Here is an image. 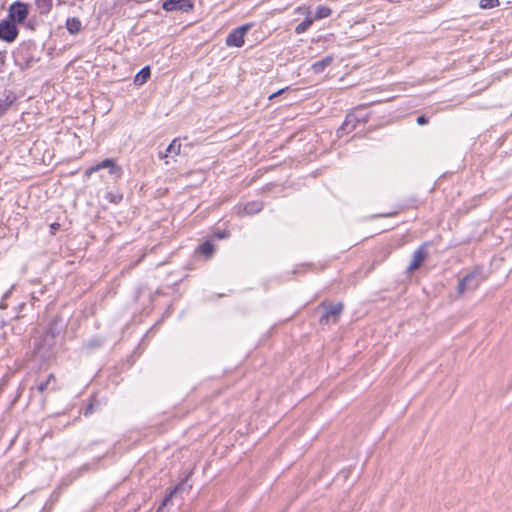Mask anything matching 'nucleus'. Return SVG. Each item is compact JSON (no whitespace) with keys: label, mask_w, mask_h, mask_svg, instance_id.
Returning a JSON list of instances; mask_svg holds the SVG:
<instances>
[{"label":"nucleus","mask_w":512,"mask_h":512,"mask_svg":"<svg viewBox=\"0 0 512 512\" xmlns=\"http://www.w3.org/2000/svg\"><path fill=\"white\" fill-rule=\"evenodd\" d=\"M13 57L15 64L21 70L29 69L40 61V56L37 55V45L33 41L22 42L13 53Z\"/></svg>","instance_id":"f257e3e1"},{"label":"nucleus","mask_w":512,"mask_h":512,"mask_svg":"<svg viewBox=\"0 0 512 512\" xmlns=\"http://www.w3.org/2000/svg\"><path fill=\"white\" fill-rule=\"evenodd\" d=\"M369 120V113H366L361 108L355 109L353 112L346 115L345 120L341 127L337 130L338 137L354 131L358 124H365Z\"/></svg>","instance_id":"f03ea898"},{"label":"nucleus","mask_w":512,"mask_h":512,"mask_svg":"<svg viewBox=\"0 0 512 512\" xmlns=\"http://www.w3.org/2000/svg\"><path fill=\"white\" fill-rule=\"evenodd\" d=\"M484 280L485 276L482 269L476 268L460 279L457 285V292L463 294L466 291H474Z\"/></svg>","instance_id":"7ed1b4c3"},{"label":"nucleus","mask_w":512,"mask_h":512,"mask_svg":"<svg viewBox=\"0 0 512 512\" xmlns=\"http://www.w3.org/2000/svg\"><path fill=\"white\" fill-rule=\"evenodd\" d=\"M321 307L324 308V313L319 319V323L321 325H327L330 322L337 323L340 315L342 314L344 305L342 302H338L336 304H328L326 305L324 302L321 303Z\"/></svg>","instance_id":"20e7f679"},{"label":"nucleus","mask_w":512,"mask_h":512,"mask_svg":"<svg viewBox=\"0 0 512 512\" xmlns=\"http://www.w3.org/2000/svg\"><path fill=\"white\" fill-rule=\"evenodd\" d=\"M29 7L28 4L16 1L12 3L8 9V19L13 21L15 24L23 23L28 17Z\"/></svg>","instance_id":"39448f33"},{"label":"nucleus","mask_w":512,"mask_h":512,"mask_svg":"<svg viewBox=\"0 0 512 512\" xmlns=\"http://www.w3.org/2000/svg\"><path fill=\"white\" fill-rule=\"evenodd\" d=\"M55 344L56 340L43 332L42 335L34 341V352L40 357L46 358Z\"/></svg>","instance_id":"423d86ee"},{"label":"nucleus","mask_w":512,"mask_h":512,"mask_svg":"<svg viewBox=\"0 0 512 512\" xmlns=\"http://www.w3.org/2000/svg\"><path fill=\"white\" fill-rule=\"evenodd\" d=\"M19 35V30L16 26V24L9 20L4 19L0 21V40L12 43L14 42Z\"/></svg>","instance_id":"0eeeda50"},{"label":"nucleus","mask_w":512,"mask_h":512,"mask_svg":"<svg viewBox=\"0 0 512 512\" xmlns=\"http://www.w3.org/2000/svg\"><path fill=\"white\" fill-rule=\"evenodd\" d=\"M104 168H109V173L111 175H115V176L119 177L122 174V168L115 163V160L112 158H107V159H104L103 161H101L100 163L86 169L85 175L87 177H89L93 173H95L101 169H104Z\"/></svg>","instance_id":"6e6552de"},{"label":"nucleus","mask_w":512,"mask_h":512,"mask_svg":"<svg viewBox=\"0 0 512 512\" xmlns=\"http://www.w3.org/2000/svg\"><path fill=\"white\" fill-rule=\"evenodd\" d=\"M250 27V24H245L233 29L226 37V45L229 47H242L244 45V36Z\"/></svg>","instance_id":"1a4fd4ad"},{"label":"nucleus","mask_w":512,"mask_h":512,"mask_svg":"<svg viewBox=\"0 0 512 512\" xmlns=\"http://www.w3.org/2000/svg\"><path fill=\"white\" fill-rule=\"evenodd\" d=\"M17 100L16 94L0 83V117L3 116L9 107Z\"/></svg>","instance_id":"9d476101"},{"label":"nucleus","mask_w":512,"mask_h":512,"mask_svg":"<svg viewBox=\"0 0 512 512\" xmlns=\"http://www.w3.org/2000/svg\"><path fill=\"white\" fill-rule=\"evenodd\" d=\"M191 488H192V486L189 485L187 483V481H182V482L178 483L174 488H172L169 491L168 494L165 495V497L163 498V500L156 512H167L166 507L171 502L173 496L178 493L185 492V491L188 493Z\"/></svg>","instance_id":"9b49d317"},{"label":"nucleus","mask_w":512,"mask_h":512,"mask_svg":"<svg viewBox=\"0 0 512 512\" xmlns=\"http://www.w3.org/2000/svg\"><path fill=\"white\" fill-rule=\"evenodd\" d=\"M193 3L191 0H163L162 9L171 12V11H182L189 12L193 8Z\"/></svg>","instance_id":"f8f14e48"},{"label":"nucleus","mask_w":512,"mask_h":512,"mask_svg":"<svg viewBox=\"0 0 512 512\" xmlns=\"http://www.w3.org/2000/svg\"><path fill=\"white\" fill-rule=\"evenodd\" d=\"M426 246H427V244L424 243L414 251L413 256H412V261L409 264V266L407 267L408 272L418 269L422 265V263L425 261V259L428 256Z\"/></svg>","instance_id":"ddd939ff"},{"label":"nucleus","mask_w":512,"mask_h":512,"mask_svg":"<svg viewBox=\"0 0 512 512\" xmlns=\"http://www.w3.org/2000/svg\"><path fill=\"white\" fill-rule=\"evenodd\" d=\"M61 330V319L59 317H55L49 322L47 329L44 331V333H46L49 336H52V338L56 340Z\"/></svg>","instance_id":"4468645a"},{"label":"nucleus","mask_w":512,"mask_h":512,"mask_svg":"<svg viewBox=\"0 0 512 512\" xmlns=\"http://www.w3.org/2000/svg\"><path fill=\"white\" fill-rule=\"evenodd\" d=\"M180 151H181V143L178 138H175L168 145V147L166 148L164 153L159 152V157L162 159V158L168 157L169 155L176 156V155L180 154Z\"/></svg>","instance_id":"2eb2a0df"},{"label":"nucleus","mask_w":512,"mask_h":512,"mask_svg":"<svg viewBox=\"0 0 512 512\" xmlns=\"http://www.w3.org/2000/svg\"><path fill=\"white\" fill-rule=\"evenodd\" d=\"M333 62V56L331 55H328L326 57H324L323 59L319 60V61H316L314 62L312 65H311V70L316 73V74H320L322 73L326 67H328L331 63Z\"/></svg>","instance_id":"dca6fc26"},{"label":"nucleus","mask_w":512,"mask_h":512,"mask_svg":"<svg viewBox=\"0 0 512 512\" xmlns=\"http://www.w3.org/2000/svg\"><path fill=\"white\" fill-rule=\"evenodd\" d=\"M151 76V70L149 66L143 67L134 77L135 85H143Z\"/></svg>","instance_id":"f3484780"},{"label":"nucleus","mask_w":512,"mask_h":512,"mask_svg":"<svg viewBox=\"0 0 512 512\" xmlns=\"http://www.w3.org/2000/svg\"><path fill=\"white\" fill-rule=\"evenodd\" d=\"M35 6L40 15H47L50 13L53 1L52 0H35Z\"/></svg>","instance_id":"a211bd4d"},{"label":"nucleus","mask_w":512,"mask_h":512,"mask_svg":"<svg viewBox=\"0 0 512 512\" xmlns=\"http://www.w3.org/2000/svg\"><path fill=\"white\" fill-rule=\"evenodd\" d=\"M66 28L70 34H77L82 29V23L76 17L68 18L66 21Z\"/></svg>","instance_id":"6ab92c4d"},{"label":"nucleus","mask_w":512,"mask_h":512,"mask_svg":"<svg viewBox=\"0 0 512 512\" xmlns=\"http://www.w3.org/2000/svg\"><path fill=\"white\" fill-rule=\"evenodd\" d=\"M196 251L206 258H210L214 253V245L210 241H205L198 246Z\"/></svg>","instance_id":"aec40b11"},{"label":"nucleus","mask_w":512,"mask_h":512,"mask_svg":"<svg viewBox=\"0 0 512 512\" xmlns=\"http://www.w3.org/2000/svg\"><path fill=\"white\" fill-rule=\"evenodd\" d=\"M331 12H332V10L329 7L324 6V5H319V6H317V8L315 10L314 19L320 20L323 18H327L331 15Z\"/></svg>","instance_id":"412c9836"},{"label":"nucleus","mask_w":512,"mask_h":512,"mask_svg":"<svg viewBox=\"0 0 512 512\" xmlns=\"http://www.w3.org/2000/svg\"><path fill=\"white\" fill-rule=\"evenodd\" d=\"M312 24H313V19L307 17L305 20H303L301 23H299L295 27V33L302 34V33L306 32L311 27Z\"/></svg>","instance_id":"4be33fe9"},{"label":"nucleus","mask_w":512,"mask_h":512,"mask_svg":"<svg viewBox=\"0 0 512 512\" xmlns=\"http://www.w3.org/2000/svg\"><path fill=\"white\" fill-rule=\"evenodd\" d=\"M262 210V203L260 202H251L245 205L244 211L247 214H255Z\"/></svg>","instance_id":"5701e85b"},{"label":"nucleus","mask_w":512,"mask_h":512,"mask_svg":"<svg viewBox=\"0 0 512 512\" xmlns=\"http://www.w3.org/2000/svg\"><path fill=\"white\" fill-rule=\"evenodd\" d=\"M102 344H103V341L100 338L95 337V338H92L89 341H87L84 344V348L87 349L88 351H91V350L101 347Z\"/></svg>","instance_id":"b1692460"},{"label":"nucleus","mask_w":512,"mask_h":512,"mask_svg":"<svg viewBox=\"0 0 512 512\" xmlns=\"http://www.w3.org/2000/svg\"><path fill=\"white\" fill-rule=\"evenodd\" d=\"M500 5L499 0H480L479 7L481 9H492Z\"/></svg>","instance_id":"393cba45"},{"label":"nucleus","mask_w":512,"mask_h":512,"mask_svg":"<svg viewBox=\"0 0 512 512\" xmlns=\"http://www.w3.org/2000/svg\"><path fill=\"white\" fill-rule=\"evenodd\" d=\"M106 198L114 204H118L122 201L123 195L121 193L108 192Z\"/></svg>","instance_id":"a878e982"},{"label":"nucleus","mask_w":512,"mask_h":512,"mask_svg":"<svg viewBox=\"0 0 512 512\" xmlns=\"http://www.w3.org/2000/svg\"><path fill=\"white\" fill-rule=\"evenodd\" d=\"M13 289H14V286H12L8 291H6L3 294L2 301L0 302V309H5L7 307V305L4 303V301L10 297Z\"/></svg>","instance_id":"bb28decb"},{"label":"nucleus","mask_w":512,"mask_h":512,"mask_svg":"<svg viewBox=\"0 0 512 512\" xmlns=\"http://www.w3.org/2000/svg\"><path fill=\"white\" fill-rule=\"evenodd\" d=\"M48 381H42L41 383H39L37 385V390L40 392V393H43L47 388H48Z\"/></svg>","instance_id":"cd10ccee"},{"label":"nucleus","mask_w":512,"mask_h":512,"mask_svg":"<svg viewBox=\"0 0 512 512\" xmlns=\"http://www.w3.org/2000/svg\"><path fill=\"white\" fill-rule=\"evenodd\" d=\"M416 121L418 125H425L428 123V118L425 115H420L417 117Z\"/></svg>","instance_id":"c85d7f7f"},{"label":"nucleus","mask_w":512,"mask_h":512,"mask_svg":"<svg viewBox=\"0 0 512 512\" xmlns=\"http://www.w3.org/2000/svg\"><path fill=\"white\" fill-rule=\"evenodd\" d=\"M60 224L57 222H54L50 225V233L55 234L57 230H59Z\"/></svg>","instance_id":"c756f323"},{"label":"nucleus","mask_w":512,"mask_h":512,"mask_svg":"<svg viewBox=\"0 0 512 512\" xmlns=\"http://www.w3.org/2000/svg\"><path fill=\"white\" fill-rule=\"evenodd\" d=\"M92 412H93V404H92V403H90V404L86 407V409H85V411H84V415H85V416H88V415H89V414H91Z\"/></svg>","instance_id":"7c9ffc66"},{"label":"nucleus","mask_w":512,"mask_h":512,"mask_svg":"<svg viewBox=\"0 0 512 512\" xmlns=\"http://www.w3.org/2000/svg\"><path fill=\"white\" fill-rule=\"evenodd\" d=\"M285 91V89H280L279 91L273 93L272 95L269 96V99H272L278 95H280L281 93H283Z\"/></svg>","instance_id":"2f4dec72"},{"label":"nucleus","mask_w":512,"mask_h":512,"mask_svg":"<svg viewBox=\"0 0 512 512\" xmlns=\"http://www.w3.org/2000/svg\"><path fill=\"white\" fill-rule=\"evenodd\" d=\"M52 380L55 381V376L53 373L49 374L45 381H48V383H50V381Z\"/></svg>","instance_id":"473e14b6"},{"label":"nucleus","mask_w":512,"mask_h":512,"mask_svg":"<svg viewBox=\"0 0 512 512\" xmlns=\"http://www.w3.org/2000/svg\"><path fill=\"white\" fill-rule=\"evenodd\" d=\"M226 235H227L226 232H222V233L218 234V237L219 238H224V237H226Z\"/></svg>","instance_id":"72a5a7b5"},{"label":"nucleus","mask_w":512,"mask_h":512,"mask_svg":"<svg viewBox=\"0 0 512 512\" xmlns=\"http://www.w3.org/2000/svg\"><path fill=\"white\" fill-rule=\"evenodd\" d=\"M63 3H64V1H63V0H58V5H61V4H63Z\"/></svg>","instance_id":"f704fd0d"}]
</instances>
